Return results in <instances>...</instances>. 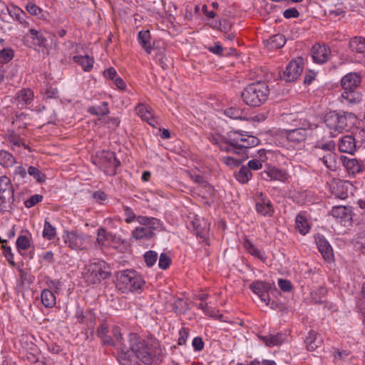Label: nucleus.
<instances>
[{"label":"nucleus","instance_id":"nucleus-1","mask_svg":"<svg viewBox=\"0 0 365 365\" xmlns=\"http://www.w3.org/2000/svg\"><path fill=\"white\" fill-rule=\"evenodd\" d=\"M260 140L256 136L249 135L247 132L232 130L226 134V139L219 148L226 153L244 155V159L248 158L247 150L257 146Z\"/></svg>","mask_w":365,"mask_h":365},{"label":"nucleus","instance_id":"nucleus-2","mask_svg":"<svg viewBox=\"0 0 365 365\" xmlns=\"http://www.w3.org/2000/svg\"><path fill=\"white\" fill-rule=\"evenodd\" d=\"M135 350L134 356L145 364H159L163 361L162 349L156 339L145 340L138 336Z\"/></svg>","mask_w":365,"mask_h":365},{"label":"nucleus","instance_id":"nucleus-3","mask_svg":"<svg viewBox=\"0 0 365 365\" xmlns=\"http://www.w3.org/2000/svg\"><path fill=\"white\" fill-rule=\"evenodd\" d=\"M324 122L331 133H342L351 130L356 125L358 118L351 112L334 110L324 115Z\"/></svg>","mask_w":365,"mask_h":365},{"label":"nucleus","instance_id":"nucleus-4","mask_svg":"<svg viewBox=\"0 0 365 365\" xmlns=\"http://www.w3.org/2000/svg\"><path fill=\"white\" fill-rule=\"evenodd\" d=\"M270 93L265 81H256L248 84L242 92L244 103L250 107H259L268 99Z\"/></svg>","mask_w":365,"mask_h":365},{"label":"nucleus","instance_id":"nucleus-5","mask_svg":"<svg viewBox=\"0 0 365 365\" xmlns=\"http://www.w3.org/2000/svg\"><path fill=\"white\" fill-rule=\"evenodd\" d=\"M361 82V78L359 74L356 73L346 74L341 80V86L343 89L341 95L342 99L351 104L360 103L362 100V95L356 89Z\"/></svg>","mask_w":365,"mask_h":365},{"label":"nucleus","instance_id":"nucleus-6","mask_svg":"<svg viewBox=\"0 0 365 365\" xmlns=\"http://www.w3.org/2000/svg\"><path fill=\"white\" fill-rule=\"evenodd\" d=\"M144 284L142 277L135 270H123L116 274V287L123 293L140 289Z\"/></svg>","mask_w":365,"mask_h":365},{"label":"nucleus","instance_id":"nucleus-7","mask_svg":"<svg viewBox=\"0 0 365 365\" xmlns=\"http://www.w3.org/2000/svg\"><path fill=\"white\" fill-rule=\"evenodd\" d=\"M83 274L88 284H96L110 277L111 269L106 262L98 260L88 264Z\"/></svg>","mask_w":365,"mask_h":365},{"label":"nucleus","instance_id":"nucleus-8","mask_svg":"<svg viewBox=\"0 0 365 365\" xmlns=\"http://www.w3.org/2000/svg\"><path fill=\"white\" fill-rule=\"evenodd\" d=\"M138 335L137 334L129 333L126 342L123 339L122 341L117 342L118 349H119L118 359L120 361L129 362L133 360L138 343Z\"/></svg>","mask_w":365,"mask_h":365},{"label":"nucleus","instance_id":"nucleus-9","mask_svg":"<svg viewBox=\"0 0 365 365\" xmlns=\"http://www.w3.org/2000/svg\"><path fill=\"white\" fill-rule=\"evenodd\" d=\"M98 156L104 168L105 173L110 176L115 175L117 168L120 166V162L117 159L115 153L110 150H102Z\"/></svg>","mask_w":365,"mask_h":365},{"label":"nucleus","instance_id":"nucleus-10","mask_svg":"<svg viewBox=\"0 0 365 365\" xmlns=\"http://www.w3.org/2000/svg\"><path fill=\"white\" fill-rule=\"evenodd\" d=\"M65 244L71 250H84L88 236L76 231H67L63 235Z\"/></svg>","mask_w":365,"mask_h":365},{"label":"nucleus","instance_id":"nucleus-11","mask_svg":"<svg viewBox=\"0 0 365 365\" xmlns=\"http://www.w3.org/2000/svg\"><path fill=\"white\" fill-rule=\"evenodd\" d=\"M313 128H316V125H310L309 129L298 128L291 130H284L282 131V135L294 145H300L305 141L308 135H311V130Z\"/></svg>","mask_w":365,"mask_h":365},{"label":"nucleus","instance_id":"nucleus-12","mask_svg":"<svg viewBox=\"0 0 365 365\" xmlns=\"http://www.w3.org/2000/svg\"><path fill=\"white\" fill-rule=\"evenodd\" d=\"M24 41L29 47H41L47 48L48 40L41 31L31 29L24 36Z\"/></svg>","mask_w":365,"mask_h":365},{"label":"nucleus","instance_id":"nucleus-13","mask_svg":"<svg viewBox=\"0 0 365 365\" xmlns=\"http://www.w3.org/2000/svg\"><path fill=\"white\" fill-rule=\"evenodd\" d=\"M303 59L298 58L291 61L287 66L283 78L287 82H293L296 81L302 74L304 66Z\"/></svg>","mask_w":365,"mask_h":365},{"label":"nucleus","instance_id":"nucleus-14","mask_svg":"<svg viewBox=\"0 0 365 365\" xmlns=\"http://www.w3.org/2000/svg\"><path fill=\"white\" fill-rule=\"evenodd\" d=\"M255 209L263 216L271 217L274 212L271 200L262 192H257L255 195Z\"/></svg>","mask_w":365,"mask_h":365},{"label":"nucleus","instance_id":"nucleus-15","mask_svg":"<svg viewBox=\"0 0 365 365\" xmlns=\"http://www.w3.org/2000/svg\"><path fill=\"white\" fill-rule=\"evenodd\" d=\"M272 287L271 283L261 280H255L250 284V289L266 304L270 300L269 292Z\"/></svg>","mask_w":365,"mask_h":365},{"label":"nucleus","instance_id":"nucleus-16","mask_svg":"<svg viewBox=\"0 0 365 365\" xmlns=\"http://www.w3.org/2000/svg\"><path fill=\"white\" fill-rule=\"evenodd\" d=\"M261 178L265 180H278L282 182L287 181L289 174L284 170L276 167H268L260 173Z\"/></svg>","mask_w":365,"mask_h":365},{"label":"nucleus","instance_id":"nucleus-17","mask_svg":"<svg viewBox=\"0 0 365 365\" xmlns=\"http://www.w3.org/2000/svg\"><path fill=\"white\" fill-rule=\"evenodd\" d=\"M34 98V92L30 88H22L18 91L16 93L14 103L19 108H24L30 105Z\"/></svg>","mask_w":365,"mask_h":365},{"label":"nucleus","instance_id":"nucleus-18","mask_svg":"<svg viewBox=\"0 0 365 365\" xmlns=\"http://www.w3.org/2000/svg\"><path fill=\"white\" fill-rule=\"evenodd\" d=\"M312 51L314 61L320 64L326 63L331 55V49L326 45L315 44Z\"/></svg>","mask_w":365,"mask_h":365},{"label":"nucleus","instance_id":"nucleus-19","mask_svg":"<svg viewBox=\"0 0 365 365\" xmlns=\"http://www.w3.org/2000/svg\"><path fill=\"white\" fill-rule=\"evenodd\" d=\"M315 241L319 251L322 255L324 259L330 262L334 258V253L329 242L322 235L317 234L315 236Z\"/></svg>","mask_w":365,"mask_h":365},{"label":"nucleus","instance_id":"nucleus-20","mask_svg":"<svg viewBox=\"0 0 365 365\" xmlns=\"http://www.w3.org/2000/svg\"><path fill=\"white\" fill-rule=\"evenodd\" d=\"M331 215L344 225L352 220L351 210L349 207L335 206L331 209Z\"/></svg>","mask_w":365,"mask_h":365},{"label":"nucleus","instance_id":"nucleus-21","mask_svg":"<svg viewBox=\"0 0 365 365\" xmlns=\"http://www.w3.org/2000/svg\"><path fill=\"white\" fill-rule=\"evenodd\" d=\"M356 138L354 136L345 135L339 141V150L341 153L353 154L356 150Z\"/></svg>","mask_w":365,"mask_h":365},{"label":"nucleus","instance_id":"nucleus-22","mask_svg":"<svg viewBox=\"0 0 365 365\" xmlns=\"http://www.w3.org/2000/svg\"><path fill=\"white\" fill-rule=\"evenodd\" d=\"M259 338L264 342L267 346L273 347L281 345L286 340L287 335L283 332H278L276 334L259 336Z\"/></svg>","mask_w":365,"mask_h":365},{"label":"nucleus","instance_id":"nucleus-23","mask_svg":"<svg viewBox=\"0 0 365 365\" xmlns=\"http://www.w3.org/2000/svg\"><path fill=\"white\" fill-rule=\"evenodd\" d=\"M14 187L5 191L3 190L0 191V208L1 210L6 211L12 209L14 202Z\"/></svg>","mask_w":365,"mask_h":365},{"label":"nucleus","instance_id":"nucleus-24","mask_svg":"<svg viewBox=\"0 0 365 365\" xmlns=\"http://www.w3.org/2000/svg\"><path fill=\"white\" fill-rule=\"evenodd\" d=\"M138 42L147 53H150L153 48L150 32L148 30H142L138 32Z\"/></svg>","mask_w":365,"mask_h":365},{"label":"nucleus","instance_id":"nucleus-25","mask_svg":"<svg viewBox=\"0 0 365 365\" xmlns=\"http://www.w3.org/2000/svg\"><path fill=\"white\" fill-rule=\"evenodd\" d=\"M343 164L346 167L348 172L353 175L365 170V159L359 161L355 158H345L343 161Z\"/></svg>","mask_w":365,"mask_h":365},{"label":"nucleus","instance_id":"nucleus-26","mask_svg":"<svg viewBox=\"0 0 365 365\" xmlns=\"http://www.w3.org/2000/svg\"><path fill=\"white\" fill-rule=\"evenodd\" d=\"M6 9L9 15L14 17L21 24H22L24 27L29 26V22L26 20V19L28 18V16L25 11H24L21 9L14 5H11L9 7H7Z\"/></svg>","mask_w":365,"mask_h":365},{"label":"nucleus","instance_id":"nucleus-27","mask_svg":"<svg viewBox=\"0 0 365 365\" xmlns=\"http://www.w3.org/2000/svg\"><path fill=\"white\" fill-rule=\"evenodd\" d=\"M191 224L197 237L205 240L209 231L206 222L204 220L195 218Z\"/></svg>","mask_w":365,"mask_h":365},{"label":"nucleus","instance_id":"nucleus-28","mask_svg":"<svg viewBox=\"0 0 365 365\" xmlns=\"http://www.w3.org/2000/svg\"><path fill=\"white\" fill-rule=\"evenodd\" d=\"M245 250L255 257L260 259L262 262H265L267 259V256L264 252L259 250L252 242L248 239H245L243 243Z\"/></svg>","mask_w":365,"mask_h":365},{"label":"nucleus","instance_id":"nucleus-29","mask_svg":"<svg viewBox=\"0 0 365 365\" xmlns=\"http://www.w3.org/2000/svg\"><path fill=\"white\" fill-rule=\"evenodd\" d=\"M115 236L110 232H107V230L103 227H100L97 230V237L96 241V245L102 248L103 247L106 245V242L108 241H114Z\"/></svg>","mask_w":365,"mask_h":365},{"label":"nucleus","instance_id":"nucleus-30","mask_svg":"<svg viewBox=\"0 0 365 365\" xmlns=\"http://www.w3.org/2000/svg\"><path fill=\"white\" fill-rule=\"evenodd\" d=\"M154 233L147 227H137L131 232V237L135 240H150Z\"/></svg>","mask_w":365,"mask_h":365},{"label":"nucleus","instance_id":"nucleus-31","mask_svg":"<svg viewBox=\"0 0 365 365\" xmlns=\"http://www.w3.org/2000/svg\"><path fill=\"white\" fill-rule=\"evenodd\" d=\"M350 49L355 53L363 54L365 57V38L356 36L349 41Z\"/></svg>","mask_w":365,"mask_h":365},{"label":"nucleus","instance_id":"nucleus-32","mask_svg":"<svg viewBox=\"0 0 365 365\" xmlns=\"http://www.w3.org/2000/svg\"><path fill=\"white\" fill-rule=\"evenodd\" d=\"M87 112L96 116L107 115L110 113L108 103L106 101L101 102L98 106H93L88 108Z\"/></svg>","mask_w":365,"mask_h":365},{"label":"nucleus","instance_id":"nucleus-33","mask_svg":"<svg viewBox=\"0 0 365 365\" xmlns=\"http://www.w3.org/2000/svg\"><path fill=\"white\" fill-rule=\"evenodd\" d=\"M41 298L42 304L46 308H52L56 304V296L50 289H43L41 292Z\"/></svg>","mask_w":365,"mask_h":365},{"label":"nucleus","instance_id":"nucleus-34","mask_svg":"<svg viewBox=\"0 0 365 365\" xmlns=\"http://www.w3.org/2000/svg\"><path fill=\"white\" fill-rule=\"evenodd\" d=\"M304 342L309 351H314L317 348L320 346L322 340L318 339L317 334L314 331L311 330L306 337Z\"/></svg>","mask_w":365,"mask_h":365},{"label":"nucleus","instance_id":"nucleus-35","mask_svg":"<svg viewBox=\"0 0 365 365\" xmlns=\"http://www.w3.org/2000/svg\"><path fill=\"white\" fill-rule=\"evenodd\" d=\"M235 179L242 184H245L252 178V174L247 166H242L238 171L235 173Z\"/></svg>","mask_w":365,"mask_h":365},{"label":"nucleus","instance_id":"nucleus-36","mask_svg":"<svg viewBox=\"0 0 365 365\" xmlns=\"http://www.w3.org/2000/svg\"><path fill=\"white\" fill-rule=\"evenodd\" d=\"M286 43L285 36L281 34H275L267 40V46L271 49H278Z\"/></svg>","mask_w":365,"mask_h":365},{"label":"nucleus","instance_id":"nucleus-37","mask_svg":"<svg viewBox=\"0 0 365 365\" xmlns=\"http://www.w3.org/2000/svg\"><path fill=\"white\" fill-rule=\"evenodd\" d=\"M296 229L299 232L303 235H305L309 232L310 226L307 222V218L302 214H298L295 219Z\"/></svg>","mask_w":365,"mask_h":365},{"label":"nucleus","instance_id":"nucleus-38","mask_svg":"<svg viewBox=\"0 0 365 365\" xmlns=\"http://www.w3.org/2000/svg\"><path fill=\"white\" fill-rule=\"evenodd\" d=\"M75 62L81 65L85 71H89L93 66V59L88 56H75L73 57Z\"/></svg>","mask_w":365,"mask_h":365},{"label":"nucleus","instance_id":"nucleus-39","mask_svg":"<svg viewBox=\"0 0 365 365\" xmlns=\"http://www.w3.org/2000/svg\"><path fill=\"white\" fill-rule=\"evenodd\" d=\"M16 163L14 155L8 151L0 150V165L4 168L12 167Z\"/></svg>","mask_w":365,"mask_h":365},{"label":"nucleus","instance_id":"nucleus-40","mask_svg":"<svg viewBox=\"0 0 365 365\" xmlns=\"http://www.w3.org/2000/svg\"><path fill=\"white\" fill-rule=\"evenodd\" d=\"M224 114L230 118L235 120L245 118L244 110L237 107L232 106L225 109Z\"/></svg>","mask_w":365,"mask_h":365},{"label":"nucleus","instance_id":"nucleus-41","mask_svg":"<svg viewBox=\"0 0 365 365\" xmlns=\"http://www.w3.org/2000/svg\"><path fill=\"white\" fill-rule=\"evenodd\" d=\"M327 289L322 286L318 287L316 289L311 292L312 299L315 304H322L325 299Z\"/></svg>","mask_w":365,"mask_h":365},{"label":"nucleus","instance_id":"nucleus-42","mask_svg":"<svg viewBox=\"0 0 365 365\" xmlns=\"http://www.w3.org/2000/svg\"><path fill=\"white\" fill-rule=\"evenodd\" d=\"M19 272L20 276L19 283L21 286H24L26 284L30 285L34 282L35 277L32 275L29 271L19 269Z\"/></svg>","mask_w":365,"mask_h":365},{"label":"nucleus","instance_id":"nucleus-43","mask_svg":"<svg viewBox=\"0 0 365 365\" xmlns=\"http://www.w3.org/2000/svg\"><path fill=\"white\" fill-rule=\"evenodd\" d=\"M56 235V227H53L47 220L44 222L42 235L44 238L51 240L54 239Z\"/></svg>","mask_w":365,"mask_h":365},{"label":"nucleus","instance_id":"nucleus-44","mask_svg":"<svg viewBox=\"0 0 365 365\" xmlns=\"http://www.w3.org/2000/svg\"><path fill=\"white\" fill-rule=\"evenodd\" d=\"M14 52L11 48H4L0 51V63H6L14 58Z\"/></svg>","mask_w":365,"mask_h":365},{"label":"nucleus","instance_id":"nucleus-45","mask_svg":"<svg viewBox=\"0 0 365 365\" xmlns=\"http://www.w3.org/2000/svg\"><path fill=\"white\" fill-rule=\"evenodd\" d=\"M28 175L32 176L38 182L44 181L45 178L42 172L34 166H29L27 169Z\"/></svg>","mask_w":365,"mask_h":365},{"label":"nucleus","instance_id":"nucleus-46","mask_svg":"<svg viewBox=\"0 0 365 365\" xmlns=\"http://www.w3.org/2000/svg\"><path fill=\"white\" fill-rule=\"evenodd\" d=\"M26 9L31 15L36 16L39 19L43 16V10L34 3L30 2L27 4L26 6Z\"/></svg>","mask_w":365,"mask_h":365},{"label":"nucleus","instance_id":"nucleus-47","mask_svg":"<svg viewBox=\"0 0 365 365\" xmlns=\"http://www.w3.org/2000/svg\"><path fill=\"white\" fill-rule=\"evenodd\" d=\"M242 155V158H240V159L234 158L233 157H231V156L223 157L222 161L225 164H226L228 166L238 167L242 163V162L244 160H246V159H244V155Z\"/></svg>","mask_w":365,"mask_h":365},{"label":"nucleus","instance_id":"nucleus-48","mask_svg":"<svg viewBox=\"0 0 365 365\" xmlns=\"http://www.w3.org/2000/svg\"><path fill=\"white\" fill-rule=\"evenodd\" d=\"M16 248L22 250H26L30 247V241L25 235H20L18 237L16 242Z\"/></svg>","mask_w":365,"mask_h":365},{"label":"nucleus","instance_id":"nucleus-49","mask_svg":"<svg viewBox=\"0 0 365 365\" xmlns=\"http://www.w3.org/2000/svg\"><path fill=\"white\" fill-rule=\"evenodd\" d=\"M145 262L148 267L154 265L158 259V253L153 250L146 252L144 255Z\"/></svg>","mask_w":365,"mask_h":365},{"label":"nucleus","instance_id":"nucleus-50","mask_svg":"<svg viewBox=\"0 0 365 365\" xmlns=\"http://www.w3.org/2000/svg\"><path fill=\"white\" fill-rule=\"evenodd\" d=\"M9 141L15 146L20 147L24 146L25 148H27L28 146L24 143L23 138L15 133H12L8 137Z\"/></svg>","mask_w":365,"mask_h":365},{"label":"nucleus","instance_id":"nucleus-51","mask_svg":"<svg viewBox=\"0 0 365 365\" xmlns=\"http://www.w3.org/2000/svg\"><path fill=\"white\" fill-rule=\"evenodd\" d=\"M43 200V196L39 194L32 195L30 198L24 201V205L27 208H31L35 206L38 202Z\"/></svg>","mask_w":365,"mask_h":365},{"label":"nucleus","instance_id":"nucleus-52","mask_svg":"<svg viewBox=\"0 0 365 365\" xmlns=\"http://www.w3.org/2000/svg\"><path fill=\"white\" fill-rule=\"evenodd\" d=\"M86 315L87 309L84 311L82 307H81L79 305H77L74 314V318L76 319L77 322L79 324L84 323L86 318Z\"/></svg>","mask_w":365,"mask_h":365},{"label":"nucleus","instance_id":"nucleus-53","mask_svg":"<svg viewBox=\"0 0 365 365\" xmlns=\"http://www.w3.org/2000/svg\"><path fill=\"white\" fill-rule=\"evenodd\" d=\"M334 155L332 153H329L327 155H324L321 160L329 169L334 170Z\"/></svg>","mask_w":365,"mask_h":365},{"label":"nucleus","instance_id":"nucleus-54","mask_svg":"<svg viewBox=\"0 0 365 365\" xmlns=\"http://www.w3.org/2000/svg\"><path fill=\"white\" fill-rule=\"evenodd\" d=\"M135 110L137 114L143 120H145L147 118L150 116V115H152V113L148 110V108L144 105H138L135 108Z\"/></svg>","mask_w":365,"mask_h":365},{"label":"nucleus","instance_id":"nucleus-55","mask_svg":"<svg viewBox=\"0 0 365 365\" xmlns=\"http://www.w3.org/2000/svg\"><path fill=\"white\" fill-rule=\"evenodd\" d=\"M171 263V259L165 253H161L159 257L158 266L162 269L168 268Z\"/></svg>","mask_w":365,"mask_h":365},{"label":"nucleus","instance_id":"nucleus-56","mask_svg":"<svg viewBox=\"0 0 365 365\" xmlns=\"http://www.w3.org/2000/svg\"><path fill=\"white\" fill-rule=\"evenodd\" d=\"M96 315L91 309H87V315L85 322L88 328L93 329L96 324Z\"/></svg>","mask_w":365,"mask_h":365},{"label":"nucleus","instance_id":"nucleus-57","mask_svg":"<svg viewBox=\"0 0 365 365\" xmlns=\"http://www.w3.org/2000/svg\"><path fill=\"white\" fill-rule=\"evenodd\" d=\"M124 215L125 216V222L126 223H131L135 221V220H136V215L134 213L133 210H132V208H130V207L128 206H125L124 208Z\"/></svg>","mask_w":365,"mask_h":365},{"label":"nucleus","instance_id":"nucleus-58","mask_svg":"<svg viewBox=\"0 0 365 365\" xmlns=\"http://www.w3.org/2000/svg\"><path fill=\"white\" fill-rule=\"evenodd\" d=\"M189 336V329L185 327H182L179 331V338L178 341V345L185 344Z\"/></svg>","mask_w":365,"mask_h":365},{"label":"nucleus","instance_id":"nucleus-59","mask_svg":"<svg viewBox=\"0 0 365 365\" xmlns=\"http://www.w3.org/2000/svg\"><path fill=\"white\" fill-rule=\"evenodd\" d=\"M149 224H148L147 227L155 234V231L159 230L162 225V223L160 220L155 217H150Z\"/></svg>","mask_w":365,"mask_h":365},{"label":"nucleus","instance_id":"nucleus-60","mask_svg":"<svg viewBox=\"0 0 365 365\" xmlns=\"http://www.w3.org/2000/svg\"><path fill=\"white\" fill-rule=\"evenodd\" d=\"M316 148L331 153V151L335 148V143L333 140H329L324 143H317Z\"/></svg>","mask_w":365,"mask_h":365},{"label":"nucleus","instance_id":"nucleus-61","mask_svg":"<svg viewBox=\"0 0 365 365\" xmlns=\"http://www.w3.org/2000/svg\"><path fill=\"white\" fill-rule=\"evenodd\" d=\"M299 15V11L294 7L289 8L283 11V16L287 19L292 18L297 19Z\"/></svg>","mask_w":365,"mask_h":365},{"label":"nucleus","instance_id":"nucleus-62","mask_svg":"<svg viewBox=\"0 0 365 365\" xmlns=\"http://www.w3.org/2000/svg\"><path fill=\"white\" fill-rule=\"evenodd\" d=\"M13 188V185L9 178L5 175L0 177V191H5L6 190H9Z\"/></svg>","mask_w":365,"mask_h":365},{"label":"nucleus","instance_id":"nucleus-63","mask_svg":"<svg viewBox=\"0 0 365 365\" xmlns=\"http://www.w3.org/2000/svg\"><path fill=\"white\" fill-rule=\"evenodd\" d=\"M210 143L213 145H216L218 147L223 143L226 139V135H220L219 134H212L208 138Z\"/></svg>","mask_w":365,"mask_h":365},{"label":"nucleus","instance_id":"nucleus-64","mask_svg":"<svg viewBox=\"0 0 365 365\" xmlns=\"http://www.w3.org/2000/svg\"><path fill=\"white\" fill-rule=\"evenodd\" d=\"M192 346L195 351H200L204 349L205 343L200 336H195L192 341Z\"/></svg>","mask_w":365,"mask_h":365}]
</instances>
